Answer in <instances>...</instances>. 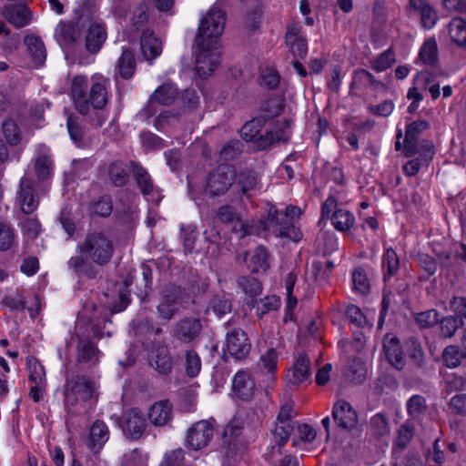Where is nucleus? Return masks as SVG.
<instances>
[{"mask_svg": "<svg viewBox=\"0 0 466 466\" xmlns=\"http://www.w3.org/2000/svg\"><path fill=\"white\" fill-rule=\"evenodd\" d=\"M226 13L212 6L200 20L195 39L196 68L201 77L210 76L219 64L218 41L224 31Z\"/></svg>", "mask_w": 466, "mask_h": 466, "instance_id": "nucleus-2", "label": "nucleus"}, {"mask_svg": "<svg viewBox=\"0 0 466 466\" xmlns=\"http://www.w3.org/2000/svg\"><path fill=\"white\" fill-rule=\"evenodd\" d=\"M180 231H181L180 238L183 243L185 252L191 253L194 248L195 241L197 238V235H196L197 227L195 225H191V224L190 225H181Z\"/></svg>", "mask_w": 466, "mask_h": 466, "instance_id": "nucleus-53", "label": "nucleus"}, {"mask_svg": "<svg viewBox=\"0 0 466 466\" xmlns=\"http://www.w3.org/2000/svg\"><path fill=\"white\" fill-rule=\"evenodd\" d=\"M289 381L294 385H299L310 378V361L304 353H299L293 366L288 370Z\"/></svg>", "mask_w": 466, "mask_h": 466, "instance_id": "nucleus-22", "label": "nucleus"}, {"mask_svg": "<svg viewBox=\"0 0 466 466\" xmlns=\"http://www.w3.org/2000/svg\"><path fill=\"white\" fill-rule=\"evenodd\" d=\"M149 364L160 374L170 373L173 363L167 347L155 346L149 355Z\"/></svg>", "mask_w": 466, "mask_h": 466, "instance_id": "nucleus-27", "label": "nucleus"}, {"mask_svg": "<svg viewBox=\"0 0 466 466\" xmlns=\"http://www.w3.org/2000/svg\"><path fill=\"white\" fill-rule=\"evenodd\" d=\"M332 418L338 427L343 430H350L357 423V413L352 406L341 400L337 401L332 409Z\"/></svg>", "mask_w": 466, "mask_h": 466, "instance_id": "nucleus-18", "label": "nucleus"}, {"mask_svg": "<svg viewBox=\"0 0 466 466\" xmlns=\"http://www.w3.org/2000/svg\"><path fill=\"white\" fill-rule=\"evenodd\" d=\"M0 15L15 28L25 27L33 20V13L25 4H6L0 8Z\"/></svg>", "mask_w": 466, "mask_h": 466, "instance_id": "nucleus-15", "label": "nucleus"}, {"mask_svg": "<svg viewBox=\"0 0 466 466\" xmlns=\"http://www.w3.org/2000/svg\"><path fill=\"white\" fill-rule=\"evenodd\" d=\"M264 124L265 119L261 116L255 117L247 122L240 130L242 138L246 141H253L256 143Z\"/></svg>", "mask_w": 466, "mask_h": 466, "instance_id": "nucleus-44", "label": "nucleus"}, {"mask_svg": "<svg viewBox=\"0 0 466 466\" xmlns=\"http://www.w3.org/2000/svg\"><path fill=\"white\" fill-rule=\"evenodd\" d=\"M76 350L77 362L96 364L98 361L99 350L89 340L79 339Z\"/></svg>", "mask_w": 466, "mask_h": 466, "instance_id": "nucleus-34", "label": "nucleus"}, {"mask_svg": "<svg viewBox=\"0 0 466 466\" xmlns=\"http://www.w3.org/2000/svg\"><path fill=\"white\" fill-rule=\"evenodd\" d=\"M293 431L294 425L292 423L276 420L275 426L271 431L274 441L279 446V448L284 446L287 443Z\"/></svg>", "mask_w": 466, "mask_h": 466, "instance_id": "nucleus-45", "label": "nucleus"}, {"mask_svg": "<svg viewBox=\"0 0 466 466\" xmlns=\"http://www.w3.org/2000/svg\"><path fill=\"white\" fill-rule=\"evenodd\" d=\"M370 429L372 435L377 438L386 436L390 431L389 420L384 414L379 412L370 418Z\"/></svg>", "mask_w": 466, "mask_h": 466, "instance_id": "nucleus-48", "label": "nucleus"}, {"mask_svg": "<svg viewBox=\"0 0 466 466\" xmlns=\"http://www.w3.org/2000/svg\"><path fill=\"white\" fill-rule=\"evenodd\" d=\"M3 134L8 144L17 145L21 140L18 126L11 119L5 120L2 126Z\"/></svg>", "mask_w": 466, "mask_h": 466, "instance_id": "nucleus-61", "label": "nucleus"}, {"mask_svg": "<svg viewBox=\"0 0 466 466\" xmlns=\"http://www.w3.org/2000/svg\"><path fill=\"white\" fill-rule=\"evenodd\" d=\"M147 416L154 427H169L173 420V406L167 400L157 401L151 405Z\"/></svg>", "mask_w": 466, "mask_h": 466, "instance_id": "nucleus-16", "label": "nucleus"}, {"mask_svg": "<svg viewBox=\"0 0 466 466\" xmlns=\"http://www.w3.org/2000/svg\"><path fill=\"white\" fill-rule=\"evenodd\" d=\"M242 147L243 145L239 140H230L220 149L219 157L226 161L233 160L241 154Z\"/></svg>", "mask_w": 466, "mask_h": 466, "instance_id": "nucleus-56", "label": "nucleus"}, {"mask_svg": "<svg viewBox=\"0 0 466 466\" xmlns=\"http://www.w3.org/2000/svg\"><path fill=\"white\" fill-rule=\"evenodd\" d=\"M209 307L217 316L222 317L231 311L232 304L230 299L224 296H214L209 302Z\"/></svg>", "mask_w": 466, "mask_h": 466, "instance_id": "nucleus-63", "label": "nucleus"}, {"mask_svg": "<svg viewBox=\"0 0 466 466\" xmlns=\"http://www.w3.org/2000/svg\"><path fill=\"white\" fill-rule=\"evenodd\" d=\"M29 380L34 384L46 385V372L44 366L37 360L28 361Z\"/></svg>", "mask_w": 466, "mask_h": 466, "instance_id": "nucleus-54", "label": "nucleus"}, {"mask_svg": "<svg viewBox=\"0 0 466 466\" xmlns=\"http://www.w3.org/2000/svg\"><path fill=\"white\" fill-rule=\"evenodd\" d=\"M414 436V426L410 421H406L403 423L398 431V438L396 444L397 446L403 450L407 447L410 441L412 440Z\"/></svg>", "mask_w": 466, "mask_h": 466, "instance_id": "nucleus-64", "label": "nucleus"}, {"mask_svg": "<svg viewBox=\"0 0 466 466\" xmlns=\"http://www.w3.org/2000/svg\"><path fill=\"white\" fill-rule=\"evenodd\" d=\"M132 177L142 196L148 201L158 202L162 197L159 187L154 183L150 174L139 163L130 161Z\"/></svg>", "mask_w": 466, "mask_h": 466, "instance_id": "nucleus-11", "label": "nucleus"}, {"mask_svg": "<svg viewBox=\"0 0 466 466\" xmlns=\"http://www.w3.org/2000/svg\"><path fill=\"white\" fill-rule=\"evenodd\" d=\"M440 322L441 336L443 338H451L456 330L462 326L461 319L454 316H449L441 319Z\"/></svg>", "mask_w": 466, "mask_h": 466, "instance_id": "nucleus-51", "label": "nucleus"}, {"mask_svg": "<svg viewBox=\"0 0 466 466\" xmlns=\"http://www.w3.org/2000/svg\"><path fill=\"white\" fill-rule=\"evenodd\" d=\"M244 258L248 268L253 273L265 272L269 268V253L263 246H258L252 251L245 252Z\"/></svg>", "mask_w": 466, "mask_h": 466, "instance_id": "nucleus-26", "label": "nucleus"}, {"mask_svg": "<svg viewBox=\"0 0 466 466\" xmlns=\"http://www.w3.org/2000/svg\"><path fill=\"white\" fill-rule=\"evenodd\" d=\"M243 422L233 419L225 427L222 439L223 450L228 458L234 457L239 452H242L246 444L242 438Z\"/></svg>", "mask_w": 466, "mask_h": 466, "instance_id": "nucleus-10", "label": "nucleus"}, {"mask_svg": "<svg viewBox=\"0 0 466 466\" xmlns=\"http://www.w3.org/2000/svg\"><path fill=\"white\" fill-rule=\"evenodd\" d=\"M140 49L146 60L151 62L160 56L162 43L151 29H144L140 38Z\"/></svg>", "mask_w": 466, "mask_h": 466, "instance_id": "nucleus-23", "label": "nucleus"}, {"mask_svg": "<svg viewBox=\"0 0 466 466\" xmlns=\"http://www.w3.org/2000/svg\"><path fill=\"white\" fill-rule=\"evenodd\" d=\"M253 308L256 309V313L259 319L270 311L277 310L280 307V299L278 296H267L258 300H255Z\"/></svg>", "mask_w": 466, "mask_h": 466, "instance_id": "nucleus-42", "label": "nucleus"}, {"mask_svg": "<svg viewBox=\"0 0 466 466\" xmlns=\"http://www.w3.org/2000/svg\"><path fill=\"white\" fill-rule=\"evenodd\" d=\"M24 43L33 63L37 66H42L46 58V50L42 39L35 35H26Z\"/></svg>", "mask_w": 466, "mask_h": 466, "instance_id": "nucleus-32", "label": "nucleus"}, {"mask_svg": "<svg viewBox=\"0 0 466 466\" xmlns=\"http://www.w3.org/2000/svg\"><path fill=\"white\" fill-rule=\"evenodd\" d=\"M235 176L233 185L238 198H250L259 191L261 187L260 178L255 171L248 168L238 172L235 170Z\"/></svg>", "mask_w": 466, "mask_h": 466, "instance_id": "nucleus-12", "label": "nucleus"}, {"mask_svg": "<svg viewBox=\"0 0 466 466\" xmlns=\"http://www.w3.org/2000/svg\"><path fill=\"white\" fill-rule=\"evenodd\" d=\"M433 154V147H429L421 157L411 159L403 166L402 169L404 174L408 177L415 176L420 171L422 165H428L432 158Z\"/></svg>", "mask_w": 466, "mask_h": 466, "instance_id": "nucleus-41", "label": "nucleus"}, {"mask_svg": "<svg viewBox=\"0 0 466 466\" xmlns=\"http://www.w3.org/2000/svg\"><path fill=\"white\" fill-rule=\"evenodd\" d=\"M77 254L67 261L68 269L78 279H96L102 275L99 268L110 263L115 253L112 238L103 231H88L76 245Z\"/></svg>", "mask_w": 466, "mask_h": 466, "instance_id": "nucleus-1", "label": "nucleus"}, {"mask_svg": "<svg viewBox=\"0 0 466 466\" xmlns=\"http://www.w3.org/2000/svg\"><path fill=\"white\" fill-rule=\"evenodd\" d=\"M291 121L289 119L284 120V126L280 128L267 131L264 135L258 136L256 146L258 149H267L279 142L286 143L290 137L289 127Z\"/></svg>", "mask_w": 466, "mask_h": 466, "instance_id": "nucleus-19", "label": "nucleus"}, {"mask_svg": "<svg viewBox=\"0 0 466 466\" xmlns=\"http://www.w3.org/2000/svg\"><path fill=\"white\" fill-rule=\"evenodd\" d=\"M417 261L420 268L425 273L423 276L424 279H428L431 276L435 274L438 264L432 257L425 253H419L417 255Z\"/></svg>", "mask_w": 466, "mask_h": 466, "instance_id": "nucleus-60", "label": "nucleus"}, {"mask_svg": "<svg viewBox=\"0 0 466 466\" xmlns=\"http://www.w3.org/2000/svg\"><path fill=\"white\" fill-rule=\"evenodd\" d=\"M451 39L459 46H466V19L452 18L448 25Z\"/></svg>", "mask_w": 466, "mask_h": 466, "instance_id": "nucleus-36", "label": "nucleus"}, {"mask_svg": "<svg viewBox=\"0 0 466 466\" xmlns=\"http://www.w3.org/2000/svg\"><path fill=\"white\" fill-rule=\"evenodd\" d=\"M301 215V209L289 205L284 210H279L275 206L268 208L266 219L263 221L264 229L272 232L279 238H286L294 242L302 238V232L295 225V218Z\"/></svg>", "mask_w": 466, "mask_h": 466, "instance_id": "nucleus-5", "label": "nucleus"}, {"mask_svg": "<svg viewBox=\"0 0 466 466\" xmlns=\"http://www.w3.org/2000/svg\"><path fill=\"white\" fill-rule=\"evenodd\" d=\"M334 228L339 231L350 230L355 222L354 215L345 209H336L331 216Z\"/></svg>", "mask_w": 466, "mask_h": 466, "instance_id": "nucleus-40", "label": "nucleus"}, {"mask_svg": "<svg viewBox=\"0 0 466 466\" xmlns=\"http://www.w3.org/2000/svg\"><path fill=\"white\" fill-rule=\"evenodd\" d=\"M16 203L19 205L21 211L25 215L32 214L38 208L39 198L34 187L32 178L23 177L20 179Z\"/></svg>", "mask_w": 466, "mask_h": 466, "instance_id": "nucleus-14", "label": "nucleus"}, {"mask_svg": "<svg viewBox=\"0 0 466 466\" xmlns=\"http://www.w3.org/2000/svg\"><path fill=\"white\" fill-rule=\"evenodd\" d=\"M153 99L163 106L171 105L178 96L177 88L173 84H164L152 94Z\"/></svg>", "mask_w": 466, "mask_h": 466, "instance_id": "nucleus-39", "label": "nucleus"}, {"mask_svg": "<svg viewBox=\"0 0 466 466\" xmlns=\"http://www.w3.org/2000/svg\"><path fill=\"white\" fill-rule=\"evenodd\" d=\"M237 284L251 299L260 294L262 290L260 282L254 277L240 276L237 279Z\"/></svg>", "mask_w": 466, "mask_h": 466, "instance_id": "nucleus-46", "label": "nucleus"}, {"mask_svg": "<svg viewBox=\"0 0 466 466\" xmlns=\"http://www.w3.org/2000/svg\"><path fill=\"white\" fill-rule=\"evenodd\" d=\"M215 423V419L210 418L192 424L186 435L187 447L194 451L207 447L213 438Z\"/></svg>", "mask_w": 466, "mask_h": 466, "instance_id": "nucleus-7", "label": "nucleus"}, {"mask_svg": "<svg viewBox=\"0 0 466 466\" xmlns=\"http://www.w3.org/2000/svg\"><path fill=\"white\" fill-rule=\"evenodd\" d=\"M122 466H147V457L136 448L124 454Z\"/></svg>", "mask_w": 466, "mask_h": 466, "instance_id": "nucleus-62", "label": "nucleus"}, {"mask_svg": "<svg viewBox=\"0 0 466 466\" xmlns=\"http://www.w3.org/2000/svg\"><path fill=\"white\" fill-rule=\"evenodd\" d=\"M185 369L188 377H196L201 369V360L198 354L194 350H187L185 357Z\"/></svg>", "mask_w": 466, "mask_h": 466, "instance_id": "nucleus-55", "label": "nucleus"}, {"mask_svg": "<svg viewBox=\"0 0 466 466\" xmlns=\"http://www.w3.org/2000/svg\"><path fill=\"white\" fill-rule=\"evenodd\" d=\"M96 397L95 381L87 375L67 378L64 386V408L66 420L83 413L86 404Z\"/></svg>", "mask_w": 466, "mask_h": 466, "instance_id": "nucleus-4", "label": "nucleus"}, {"mask_svg": "<svg viewBox=\"0 0 466 466\" xmlns=\"http://www.w3.org/2000/svg\"><path fill=\"white\" fill-rule=\"evenodd\" d=\"M251 343L241 329H232L227 333L225 350L236 360L245 359L250 352Z\"/></svg>", "mask_w": 466, "mask_h": 466, "instance_id": "nucleus-13", "label": "nucleus"}, {"mask_svg": "<svg viewBox=\"0 0 466 466\" xmlns=\"http://www.w3.org/2000/svg\"><path fill=\"white\" fill-rule=\"evenodd\" d=\"M21 229L27 238L35 239L41 232V224L36 218H25L20 222Z\"/></svg>", "mask_w": 466, "mask_h": 466, "instance_id": "nucleus-57", "label": "nucleus"}, {"mask_svg": "<svg viewBox=\"0 0 466 466\" xmlns=\"http://www.w3.org/2000/svg\"><path fill=\"white\" fill-rule=\"evenodd\" d=\"M429 127L430 124L425 120H417L407 126L403 142V153L406 157H412L418 152L419 135Z\"/></svg>", "mask_w": 466, "mask_h": 466, "instance_id": "nucleus-20", "label": "nucleus"}, {"mask_svg": "<svg viewBox=\"0 0 466 466\" xmlns=\"http://www.w3.org/2000/svg\"><path fill=\"white\" fill-rule=\"evenodd\" d=\"M106 39V30L104 25L93 23L90 25L86 37V47L90 53H97Z\"/></svg>", "mask_w": 466, "mask_h": 466, "instance_id": "nucleus-30", "label": "nucleus"}, {"mask_svg": "<svg viewBox=\"0 0 466 466\" xmlns=\"http://www.w3.org/2000/svg\"><path fill=\"white\" fill-rule=\"evenodd\" d=\"M235 167L229 164H221L212 169L205 179V191L209 197L225 195L234 184Z\"/></svg>", "mask_w": 466, "mask_h": 466, "instance_id": "nucleus-6", "label": "nucleus"}, {"mask_svg": "<svg viewBox=\"0 0 466 466\" xmlns=\"http://www.w3.org/2000/svg\"><path fill=\"white\" fill-rule=\"evenodd\" d=\"M202 329L198 318L185 317L172 326L171 335L174 340L181 344H194L198 341Z\"/></svg>", "mask_w": 466, "mask_h": 466, "instance_id": "nucleus-9", "label": "nucleus"}, {"mask_svg": "<svg viewBox=\"0 0 466 466\" xmlns=\"http://www.w3.org/2000/svg\"><path fill=\"white\" fill-rule=\"evenodd\" d=\"M382 268L384 269V281H387L398 272L400 268L399 257L393 248H388L385 250L382 257Z\"/></svg>", "mask_w": 466, "mask_h": 466, "instance_id": "nucleus-38", "label": "nucleus"}, {"mask_svg": "<svg viewBox=\"0 0 466 466\" xmlns=\"http://www.w3.org/2000/svg\"><path fill=\"white\" fill-rule=\"evenodd\" d=\"M254 387V380L247 371H238L233 378L232 390L240 400H249L253 396Z\"/></svg>", "mask_w": 466, "mask_h": 466, "instance_id": "nucleus-25", "label": "nucleus"}, {"mask_svg": "<svg viewBox=\"0 0 466 466\" xmlns=\"http://www.w3.org/2000/svg\"><path fill=\"white\" fill-rule=\"evenodd\" d=\"M125 437L131 441H138L147 430L144 414L138 408H133L124 412L117 420Z\"/></svg>", "mask_w": 466, "mask_h": 466, "instance_id": "nucleus-8", "label": "nucleus"}, {"mask_svg": "<svg viewBox=\"0 0 466 466\" xmlns=\"http://www.w3.org/2000/svg\"><path fill=\"white\" fill-rule=\"evenodd\" d=\"M17 242V235L8 221H0V252L10 250Z\"/></svg>", "mask_w": 466, "mask_h": 466, "instance_id": "nucleus-35", "label": "nucleus"}, {"mask_svg": "<svg viewBox=\"0 0 466 466\" xmlns=\"http://www.w3.org/2000/svg\"><path fill=\"white\" fill-rule=\"evenodd\" d=\"M81 35L78 23L72 21H60L55 28L54 37L60 46L72 45Z\"/></svg>", "mask_w": 466, "mask_h": 466, "instance_id": "nucleus-21", "label": "nucleus"}, {"mask_svg": "<svg viewBox=\"0 0 466 466\" xmlns=\"http://www.w3.org/2000/svg\"><path fill=\"white\" fill-rule=\"evenodd\" d=\"M35 173L38 181H44L52 177L53 162L48 156L42 155L35 159Z\"/></svg>", "mask_w": 466, "mask_h": 466, "instance_id": "nucleus-47", "label": "nucleus"}, {"mask_svg": "<svg viewBox=\"0 0 466 466\" xmlns=\"http://www.w3.org/2000/svg\"><path fill=\"white\" fill-rule=\"evenodd\" d=\"M286 43L296 57L303 58L308 52L306 37L298 25H291L286 33Z\"/></svg>", "mask_w": 466, "mask_h": 466, "instance_id": "nucleus-24", "label": "nucleus"}, {"mask_svg": "<svg viewBox=\"0 0 466 466\" xmlns=\"http://www.w3.org/2000/svg\"><path fill=\"white\" fill-rule=\"evenodd\" d=\"M136 71V58L134 53L129 49H124L117 60L116 72L123 78L129 79Z\"/></svg>", "mask_w": 466, "mask_h": 466, "instance_id": "nucleus-33", "label": "nucleus"}, {"mask_svg": "<svg viewBox=\"0 0 466 466\" xmlns=\"http://www.w3.org/2000/svg\"><path fill=\"white\" fill-rule=\"evenodd\" d=\"M353 290L361 295L370 292V285L365 270L361 268H356L352 273Z\"/></svg>", "mask_w": 466, "mask_h": 466, "instance_id": "nucleus-49", "label": "nucleus"}, {"mask_svg": "<svg viewBox=\"0 0 466 466\" xmlns=\"http://www.w3.org/2000/svg\"><path fill=\"white\" fill-rule=\"evenodd\" d=\"M110 431L107 425L103 420H96L89 429L86 446L94 454H97L108 441Z\"/></svg>", "mask_w": 466, "mask_h": 466, "instance_id": "nucleus-17", "label": "nucleus"}, {"mask_svg": "<svg viewBox=\"0 0 466 466\" xmlns=\"http://www.w3.org/2000/svg\"><path fill=\"white\" fill-rule=\"evenodd\" d=\"M414 85L421 89L428 90L433 100L440 97V82L437 80V75L429 70L420 71L414 77Z\"/></svg>", "mask_w": 466, "mask_h": 466, "instance_id": "nucleus-31", "label": "nucleus"}, {"mask_svg": "<svg viewBox=\"0 0 466 466\" xmlns=\"http://www.w3.org/2000/svg\"><path fill=\"white\" fill-rule=\"evenodd\" d=\"M420 60L427 66H435L438 61V46L435 38H428L422 44L420 53Z\"/></svg>", "mask_w": 466, "mask_h": 466, "instance_id": "nucleus-37", "label": "nucleus"}, {"mask_svg": "<svg viewBox=\"0 0 466 466\" xmlns=\"http://www.w3.org/2000/svg\"><path fill=\"white\" fill-rule=\"evenodd\" d=\"M67 129L74 143L80 145L84 136V129L82 127L80 118L76 116L70 115L67 117Z\"/></svg>", "mask_w": 466, "mask_h": 466, "instance_id": "nucleus-58", "label": "nucleus"}, {"mask_svg": "<svg viewBox=\"0 0 466 466\" xmlns=\"http://www.w3.org/2000/svg\"><path fill=\"white\" fill-rule=\"evenodd\" d=\"M107 80L101 75H94L90 79L83 75L73 77L70 94L76 110L84 116L90 112V107L102 109L107 103Z\"/></svg>", "mask_w": 466, "mask_h": 466, "instance_id": "nucleus-3", "label": "nucleus"}, {"mask_svg": "<svg viewBox=\"0 0 466 466\" xmlns=\"http://www.w3.org/2000/svg\"><path fill=\"white\" fill-rule=\"evenodd\" d=\"M184 292L180 287L173 285L165 288L162 293V301L173 306V308H178V303L183 299Z\"/></svg>", "mask_w": 466, "mask_h": 466, "instance_id": "nucleus-59", "label": "nucleus"}, {"mask_svg": "<svg viewBox=\"0 0 466 466\" xmlns=\"http://www.w3.org/2000/svg\"><path fill=\"white\" fill-rule=\"evenodd\" d=\"M442 360L446 367L452 369L461 365L465 359L457 346L450 345L444 349Z\"/></svg>", "mask_w": 466, "mask_h": 466, "instance_id": "nucleus-50", "label": "nucleus"}, {"mask_svg": "<svg viewBox=\"0 0 466 466\" xmlns=\"http://www.w3.org/2000/svg\"><path fill=\"white\" fill-rule=\"evenodd\" d=\"M383 350L391 366L397 370H402L405 361L399 339L395 337L386 335L383 339Z\"/></svg>", "mask_w": 466, "mask_h": 466, "instance_id": "nucleus-28", "label": "nucleus"}, {"mask_svg": "<svg viewBox=\"0 0 466 466\" xmlns=\"http://www.w3.org/2000/svg\"><path fill=\"white\" fill-rule=\"evenodd\" d=\"M109 183L116 187H125L129 180V170L122 160L111 161L106 167Z\"/></svg>", "mask_w": 466, "mask_h": 466, "instance_id": "nucleus-29", "label": "nucleus"}, {"mask_svg": "<svg viewBox=\"0 0 466 466\" xmlns=\"http://www.w3.org/2000/svg\"><path fill=\"white\" fill-rule=\"evenodd\" d=\"M284 98L281 96H274L268 97L262 104L261 110L264 115L261 117L266 120V118H272L280 115L284 109Z\"/></svg>", "mask_w": 466, "mask_h": 466, "instance_id": "nucleus-43", "label": "nucleus"}, {"mask_svg": "<svg viewBox=\"0 0 466 466\" xmlns=\"http://www.w3.org/2000/svg\"><path fill=\"white\" fill-rule=\"evenodd\" d=\"M407 410L409 415L419 420L426 410V400L420 395H413L407 402Z\"/></svg>", "mask_w": 466, "mask_h": 466, "instance_id": "nucleus-52", "label": "nucleus"}]
</instances>
